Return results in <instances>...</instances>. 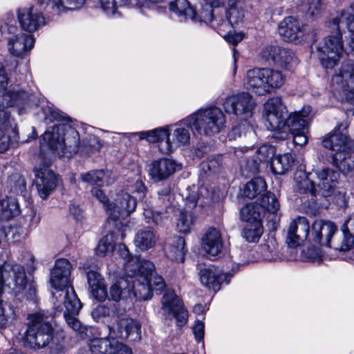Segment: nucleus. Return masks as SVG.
Returning a JSON list of instances; mask_svg holds the SVG:
<instances>
[{"mask_svg":"<svg viewBox=\"0 0 354 354\" xmlns=\"http://www.w3.org/2000/svg\"><path fill=\"white\" fill-rule=\"evenodd\" d=\"M16 319L12 307L0 299V328H5Z\"/></svg>","mask_w":354,"mask_h":354,"instance_id":"nucleus-49","label":"nucleus"},{"mask_svg":"<svg viewBox=\"0 0 354 354\" xmlns=\"http://www.w3.org/2000/svg\"><path fill=\"white\" fill-rule=\"evenodd\" d=\"M348 127L346 121L337 124L333 131L323 139L324 147L335 151L334 153L354 152V140L344 132Z\"/></svg>","mask_w":354,"mask_h":354,"instance_id":"nucleus-15","label":"nucleus"},{"mask_svg":"<svg viewBox=\"0 0 354 354\" xmlns=\"http://www.w3.org/2000/svg\"><path fill=\"white\" fill-rule=\"evenodd\" d=\"M322 10V4L320 0H311L308 6L307 12L311 17L318 16Z\"/></svg>","mask_w":354,"mask_h":354,"instance_id":"nucleus-56","label":"nucleus"},{"mask_svg":"<svg viewBox=\"0 0 354 354\" xmlns=\"http://www.w3.org/2000/svg\"><path fill=\"white\" fill-rule=\"evenodd\" d=\"M285 80L286 76L279 71L256 68L247 71L243 85L253 93L264 95L281 88Z\"/></svg>","mask_w":354,"mask_h":354,"instance_id":"nucleus-7","label":"nucleus"},{"mask_svg":"<svg viewBox=\"0 0 354 354\" xmlns=\"http://www.w3.org/2000/svg\"><path fill=\"white\" fill-rule=\"evenodd\" d=\"M261 56L285 70H291L297 62L293 51L279 46L266 47L261 51Z\"/></svg>","mask_w":354,"mask_h":354,"instance_id":"nucleus-21","label":"nucleus"},{"mask_svg":"<svg viewBox=\"0 0 354 354\" xmlns=\"http://www.w3.org/2000/svg\"><path fill=\"white\" fill-rule=\"evenodd\" d=\"M222 158L220 156L208 158L201 164V170L207 175L218 172L222 165Z\"/></svg>","mask_w":354,"mask_h":354,"instance_id":"nucleus-52","label":"nucleus"},{"mask_svg":"<svg viewBox=\"0 0 354 354\" xmlns=\"http://www.w3.org/2000/svg\"><path fill=\"white\" fill-rule=\"evenodd\" d=\"M353 152H344L333 153L331 156L330 163L344 176L354 174V155Z\"/></svg>","mask_w":354,"mask_h":354,"instance_id":"nucleus-34","label":"nucleus"},{"mask_svg":"<svg viewBox=\"0 0 354 354\" xmlns=\"http://www.w3.org/2000/svg\"><path fill=\"white\" fill-rule=\"evenodd\" d=\"M276 153L275 148L270 145H263L255 151V157L251 160H248L246 169L251 174H255L259 170L261 163L268 162L273 159Z\"/></svg>","mask_w":354,"mask_h":354,"instance_id":"nucleus-32","label":"nucleus"},{"mask_svg":"<svg viewBox=\"0 0 354 354\" xmlns=\"http://www.w3.org/2000/svg\"><path fill=\"white\" fill-rule=\"evenodd\" d=\"M307 28L293 17L285 18L279 25V32L283 39L289 42L300 43L304 40Z\"/></svg>","mask_w":354,"mask_h":354,"instance_id":"nucleus-22","label":"nucleus"},{"mask_svg":"<svg viewBox=\"0 0 354 354\" xmlns=\"http://www.w3.org/2000/svg\"><path fill=\"white\" fill-rule=\"evenodd\" d=\"M225 115L217 107L201 109L187 117L192 131L198 135L212 136L219 133L225 127Z\"/></svg>","mask_w":354,"mask_h":354,"instance_id":"nucleus-10","label":"nucleus"},{"mask_svg":"<svg viewBox=\"0 0 354 354\" xmlns=\"http://www.w3.org/2000/svg\"><path fill=\"white\" fill-rule=\"evenodd\" d=\"M115 337L94 338L88 346L93 354H115Z\"/></svg>","mask_w":354,"mask_h":354,"instance_id":"nucleus-38","label":"nucleus"},{"mask_svg":"<svg viewBox=\"0 0 354 354\" xmlns=\"http://www.w3.org/2000/svg\"><path fill=\"white\" fill-rule=\"evenodd\" d=\"M71 270L70 262L65 259H60L55 261L51 271L50 281L56 290L53 292V297L55 299V315H59L63 313L68 326L84 338L86 336L88 328L77 318L82 308V304L73 287L70 285Z\"/></svg>","mask_w":354,"mask_h":354,"instance_id":"nucleus-1","label":"nucleus"},{"mask_svg":"<svg viewBox=\"0 0 354 354\" xmlns=\"http://www.w3.org/2000/svg\"><path fill=\"white\" fill-rule=\"evenodd\" d=\"M173 198V196L171 194L169 187H164L158 192V199L161 201L164 207H167L171 200Z\"/></svg>","mask_w":354,"mask_h":354,"instance_id":"nucleus-57","label":"nucleus"},{"mask_svg":"<svg viewBox=\"0 0 354 354\" xmlns=\"http://www.w3.org/2000/svg\"><path fill=\"white\" fill-rule=\"evenodd\" d=\"M169 9L178 16L185 19H190L194 20L196 19V11L190 6L187 0H176L172 1L169 4Z\"/></svg>","mask_w":354,"mask_h":354,"instance_id":"nucleus-44","label":"nucleus"},{"mask_svg":"<svg viewBox=\"0 0 354 354\" xmlns=\"http://www.w3.org/2000/svg\"><path fill=\"white\" fill-rule=\"evenodd\" d=\"M128 138L138 135L140 139H146L149 142H159L165 141L161 147V151L166 154L171 153V144L169 142V126L156 128L150 131H140L136 133H126Z\"/></svg>","mask_w":354,"mask_h":354,"instance_id":"nucleus-28","label":"nucleus"},{"mask_svg":"<svg viewBox=\"0 0 354 354\" xmlns=\"http://www.w3.org/2000/svg\"><path fill=\"white\" fill-rule=\"evenodd\" d=\"M163 315L169 319H175L178 326H183L187 320V313L180 298L173 290H167L162 299Z\"/></svg>","mask_w":354,"mask_h":354,"instance_id":"nucleus-19","label":"nucleus"},{"mask_svg":"<svg viewBox=\"0 0 354 354\" xmlns=\"http://www.w3.org/2000/svg\"><path fill=\"white\" fill-rule=\"evenodd\" d=\"M35 185L38 194L43 199L46 198L55 188L57 178L55 174L46 166L35 168Z\"/></svg>","mask_w":354,"mask_h":354,"instance_id":"nucleus-24","label":"nucleus"},{"mask_svg":"<svg viewBox=\"0 0 354 354\" xmlns=\"http://www.w3.org/2000/svg\"><path fill=\"white\" fill-rule=\"evenodd\" d=\"M181 169V165L169 158H162L153 161L149 168V174L155 181L163 180L177 170Z\"/></svg>","mask_w":354,"mask_h":354,"instance_id":"nucleus-27","label":"nucleus"},{"mask_svg":"<svg viewBox=\"0 0 354 354\" xmlns=\"http://www.w3.org/2000/svg\"><path fill=\"white\" fill-rule=\"evenodd\" d=\"M191 124L187 122V118L180 122L169 126V142L172 145L171 151L176 147H186L189 145Z\"/></svg>","mask_w":354,"mask_h":354,"instance_id":"nucleus-30","label":"nucleus"},{"mask_svg":"<svg viewBox=\"0 0 354 354\" xmlns=\"http://www.w3.org/2000/svg\"><path fill=\"white\" fill-rule=\"evenodd\" d=\"M157 241V236L149 227L139 230L134 237L135 245L145 251L153 247Z\"/></svg>","mask_w":354,"mask_h":354,"instance_id":"nucleus-39","label":"nucleus"},{"mask_svg":"<svg viewBox=\"0 0 354 354\" xmlns=\"http://www.w3.org/2000/svg\"><path fill=\"white\" fill-rule=\"evenodd\" d=\"M137 203L134 197L127 192H120L114 200L106 205L109 218L114 221L127 218L135 209Z\"/></svg>","mask_w":354,"mask_h":354,"instance_id":"nucleus-17","label":"nucleus"},{"mask_svg":"<svg viewBox=\"0 0 354 354\" xmlns=\"http://www.w3.org/2000/svg\"><path fill=\"white\" fill-rule=\"evenodd\" d=\"M8 77L6 69L0 62V106H21L29 99L27 93L7 91ZM17 130L10 114L0 108V152L7 151L10 144L17 138Z\"/></svg>","mask_w":354,"mask_h":354,"instance_id":"nucleus-4","label":"nucleus"},{"mask_svg":"<svg viewBox=\"0 0 354 354\" xmlns=\"http://www.w3.org/2000/svg\"><path fill=\"white\" fill-rule=\"evenodd\" d=\"M85 0H35V5L17 10V17L21 28L30 34L46 24L42 12L59 15L68 10L81 8Z\"/></svg>","mask_w":354,"mask_h":354,"instance_id":"nucleus-3","label":"nucleus"},{"mask_svg":"<svg viewBox=\"0 0 354 354\" xmlns=\"http://www.w3.org/2000/svg\"><path fill=\"white\" fill-rule=\"evenodd\" d=\"M341 17L344 24L348 27L351 32V41L349 46L354 53V7L350 6L341 12Z\"/></svg>","mask_w":354,"mask_h":354,"instance_id":"nucleus-50","label":"nucleus"},{"mask_svg":"<svg viewBox=\"0 0 354 354\" xmlns=\"http://www.w3.org/2000/svg\"><path fill=\"white\" fill-rule=\"evenodd\" d=\"M310 173L307 174L301 169L297 170L295 174V187L300 194H310L315 196L318 194L317 188L310 179Z\"/></svg>","mask_w":354,"mask_h":354,"instance_id":"nucleus-35","label":"nucleus"},{"mask_svg":"<svg viewBox=\"0 0 354 354\" xmlns=\"http://www.w3.org/2000/svg\"><path fill=\"white\" fill-rule=\"evenodd\" d=\"M111 171H104L103 170H93L80 175V179L91 185L103 186L109 185L114 181V178L111 177Z\"/></svg>","mask_w":354,"mask_h":354,"instance_id":"nucleus-37","label":"nucleus"},{"mask_svg":"<svg viewBox=\"0 0 354 354\" xmlns=\"http://www.w3.org/2000/svg\"><path fill=\"white\" fill-rule=\"evenodd\" d=\"M102 147L101 140L93 135L80 144L78 132L68 125L60 124L51 131H46L40 139V151L45 155L46 150L59 157H71L81 148L86 152L98 151Z\"/></svg>","mask_w":354,"mask_h":354,"instance_id":"nucleus-2","label":"nucleus"},{"mask_svg":"<svg viewBox=\"0 0 354 354\" xmlns=\"http://www.w3.org/2000/svg\"><path fill=\"white\" fill-rule=\"evenodd\" d=\"M115 247V239L113 233H109L104 236L100 241L96 248V254L105 256L113 252Z\"/></svg>","mask_w":354,"mask_h":354,"instance_id":"nucleus-51","label":"nucleus"},{"mask_svg":"<svg viewBox=\"0 0 354 354\" xmlns=\"http://www.w3.org/2000/svg\"><path fill=\"white\" fill-rule=\"evenodd\" d=\"M115 337L122 339H129L133 342L140 341L141 339L140 322L129 317L120 318L118 321Z\"/></svg>","mask_w":354,"mask_h":354,"instance_id":"nucleus-29","label":"nucleus"},{"mask_svg":"<svg viewBox=\"0 0 354 354\" xmlns=\"http://www.w3.org/2000/svg\"><path fill=\"white\" fill-rule=\"evenodd\" d=\"M86 277L91 295L96 300L104 301L106 298L117 302L122 300L127 304L122 312L131 308L133 305L131 297H134V291L132 288L133 283L129 279L120 278L113 283L109 288L108 295L105 281L98 272L90 270Z\"/></svg>","mask_w":354,"mask_h":354,"instance_id":"nucleus-5","label":"nucleus"},{"mask_svg":"<svg viewBox=\"0 0 354 354\" xmlns=\"http://www.w3.org/2000/svg\"><path fill=\"white\" fill-rule=\"evenodd\" d=\"M294 113L288 114L287 108L280 97L267 100L263 106V116L267 128L275 131L273 138L285 140L288 137L290 118Z\"/></svg>","mask_w":354,"mask_h":354,"instance_id":"nucleus-9","label":"nucleus"},{"mask_svg":"<svg viewBox=\"0 0 354 354\" xmlns=\"http://www.w3.org/2000/svg\"><path fill=\"white\" fill-rule=\"evenodd\" d=\"M246 127L248 128V123H245L242 126L234 127L230 134V138L236 139L237 137H241L243 133L245 134Z\"/></svg>","mask_w":354,"mask_h":354,"instance_id":"nucleus-64","label":"nucleus"},{"mask_svg":"<svg viewBox=\"0 0 354 354\" xmlns=\"http://www.w3.org/2000/svg\"><path fill=\"white\" fill-rule=\"evenodd\" d=\"M3 292L12 294L15 297L32 300L36 297L37 289L32 284L27 283V278L23 266L19 264L3 263L0 266V295Z\"/></svg>","mask_w":354,"mask_h":354,"instance_id":"nucleus-6","label":"nucleus"},{"mask_svg":"<svg viewBox=\"0 0 354 354\" xmlns=\"http://www.w3.org/2000/svg\"><path fill=\"white\" fill-rule=\"evenodd\" d=\"M344 234L343 241L339 250L342 251H347L350 250L354 245V234L342 232Z\"/></svg>","mask_w":354,"mask_h":354,"instance_id":"nucleus-58","label":"nucleus"},{"mask_svg":"<svg viewBox=\"0 0 354 354\" xmlns=\"http://www.w3.org/2000/svg\"><path fill=\"white\" fill-rule=\"evenodd\" d=\"M230 8L227 11L226 17L234 26L242 21L244 17L240 0H230Z\"/></svg>","mask_w":354,"mask_h":354,"instance_id":"nucleus-48","label":"nucleus"},{"mask_svg":"<svg viewBox=\"0 0 354 354\" xmlns=\"http://www.w3.org/2000/svg\"><path fill=\"white\" fill-rule=\"evenodd\" d=\"M223 106L226 113L234 114L246 121L252 117L256 103L249 93L242 92L227 97Z\"/></svg>","mask_w":354,"mask_h":354,"instance_id":"nucleus-13","label":"nucleus"},{"mask_svg":"<svg viewBox=\"0 0 354 354\" xmlns=\"http://www.w3.org/2000/svg\"><path fill=\"white\" fill-rule=\"evenodd\" d=\"M310 225L306 217L297 216L292 220L288 229L286 243L290 248H296L306 239Z\"/></svg>","mask_w":354,"mask_h":354,"instance_id":"nucleus-23","label":"nucleus"},{"mask_svg":"<svg viewBox=\"0 0 354 354\" xmlns=\"http://www.w3.org/2000/svg\"><path fill=\"white\" fill-rule=\"evenodd\" d=\"M337 230L333 222L317 220L312 225V241L322 246L331 247L330 239Z\"/></svg>","mask_w":354,"mask_h":354,"instance_id":"nucleus-26","label":"nucleus"},{"mask_svg":"<svg viewBox=\"0 0 354 354\" xmlns=\"http://www.w3.org/2000/svg\"><path fill=\"white\" fill-rule=\"evenodd\" d=\"M265 181L261 178H254L244 187L243 195L248 198H253L266 190Z\"/></svg>","mask_w":354,"mask_h":354,"instance_id":"nucleus-45","label":"nucleus"},{"mask_svg":"<svg viewBox=\"0 0 354 354\" xmlns=\"http://www.w3.org/2000/svg\"><path fill=\"white\" fill-rule=\"evenodd\" d=\"M310 112V106H304L301 111L295 112L290 118L288 133H291L295 144L297 145L304 146L308 142V117Z\"/></svg>","mask_w":354,"mask_h":354,"instance_id":"nucleus-20","label":"nucleus"},{"mask_svg":"<svg viewBox=\"0 0 354 354\" xmlns=\"http://www.w3.org/2000/svg\"><path fill=\"white\" fill-rule=\"evenodd\" d=\"M199 277L201 283L204 286L216 292L220 289L221 284L229 283L230 276L215 266H209L200 270Z\"/></svg>","mask_w":354,"mask_h":354,"instance_id":"nucleus-25","label":"nucleus"},{"mask_svg":"<svg viewBox=\"0 0 354 354\" xmlns=\"http://www.w3.org/2000/svg\"><path fill=\"white\" fill-rule=\"evenodd\" d=\"M120 255L125 261L124 271L127 275L125 279L130 281H136L141 274L150 273L155 269L154 264L149 261L140 259L139 257H131L129 251L124 245H120Z\"/></svg>","mask_w":354,"mask_h":354,"instance_id":"nucleus-16","label":"nucleus"},{"mask_svg":"<svg viewBox=\"0 0 354 354\" xmlns=\"http://www.w3.org/2000/svg\"><path fill=\"white\" fill-rule=\"evenodd\" d=\"M17 201L12 198H0V221H8L19 214Z\"/></svg>","mask_w":354,"mask_h":354,"instance_id":"nucleus-41","label":"nucleus"},{"mask_svg":"<svg viewBox=\"0 0 354 354\" xmlns=\"http://www.w3.org/2000/svg\"><path fill=\"white\" fill-rule=\"evenodd\" d=\"M294 162L292 154L286 153L274 157L271 162V168L274 174L282 175L292 167Z\"/></svg>","mask_w":354,"mask_h":354,"instance_id":"nucleus-42","label":"nucleus"},{"mask_svg":"<svg viewBox=\"0 0 354 354\" xmlns=\"http://www.w3.org/2000/svg\"><path fill=\"white\" fill-rule=\"evenodd\" d=\"M337 31L328 35L317 46V57L324 68H333L337 65L344 53L340 24H344L341 14L330 22Z\"/></svg>","mask_w":354,"mask_h":354,"instance_id":"nucleus-8","label":"nucleus"},{"mask_svg":"<svg viewBox=\"0 0 354 354\" xmlns=\"http://www.w3.org/2000/svg\"><path fill=\"white\" fill-rule=\"evenodd\" d=\"M91 194L93 196L95 197L97 199H98L104 206V207H106V205L109 203L108 201V198L106 196V194L104 193V192L97 188L94 187L91 189Z\"/></svg>","mask_w":354,"mask_h":354,"instance_id":"nucleus-61","label":"nucleus"},{"mask_svg":"<svg viewBox=\"0 0 354 354\" xmlns=\"http://www.w3.org/2000/svg\"><path fill=\"white\" fill-rule=\"evenodd\" d=\"M26 330V342L32 348L46 347L53 339V328L48 321V316L39 310L28 316Z\"/></svg>","mask_w":354,"mask_h":354,"instance_id":"nucleus-11","label":"nucleus"},{"mask_svg":"<svg viewBox=\"0 0 354 354\" xmlns=\"http://www.w3.org/2000/svg\"><path fill=\"white\" fill-rule=\"evenodd\" d=\"M234 26V25L232 23H230V20L227 19V21H222V22L218 25V33L223 36L225 32L227 34L231 32Z\"/></svg>","mask_w":354,"mask_h":354,"instance_id":"nucleus-62","label":"nucleus"},{"mask_svg":"<svg viewBox=\"0 0 354 354\" xmlns=\"http://www.w3.org/2000/svg\"><path fill=\"white\" fill-rule=\"evenodd\" d=\"M194 334L198 342H201L204 338L205 324L201 321H197L193 328Z\"/></svg>","mask_w":354,"mask_h":354,"instance_id":"nucleus-60","label":"nucleus"},{"mask_svg":"<svg viewBox=\"0 0 354 354\" xmlns=\"http://www.w3.org/2000/svg\"><path fill=\"white\" fill-rule=\"evenodd\" d=\"M199 196L206 198L210 197L209 191L203 187L198 189V193L194 190L192 194H185L187 209L180 212L176 224L177 228L180 232H189L194 225L195 218L191 209L196 206Z\"/></svg>","mask_w":354,"mask_h":354,"instance_id":"nucleus-18","label":"nucleus"},{"mask_svg":"<svg viewBox=\"0 0 354 354\" xmlns=\"http://www.w3.org/2000/svg\"><path fill=\"white\" fill-rule=\"evenodd\" d=\"M244 37L243 32H235L232 30L229 33L223 35V38L230 44L236 45L240 42Z\"/></svg>","mask_w":354,"mask_h":354,"instance_id":"nucleus-59","label":"nucleus"},{"mask_svg":"<svg viewBox=\"0 0 354 354\" xmlns=\"http://www.w3.org/2000/svg\"><path fill=\"white\" fill-rule=\"evenodd\" d=\"M262 222L249 223L242 231L243 237L250 243L259 241L263 234Z\"/></svg>","mask_w":354,"mask_h":354,"instance_id":"nucleus-47","label":"nucleus"},{"mask_svg":"<svg viewBox=\"0 0 354 354\" xmlns=\"http://www.w3.org/2000/svg\"><path fill=\"white\" fill-rule=\"evenodd\" d=\"M202 247L209 258L216 257L223 248L220 232L216 228H210L203 238Z\"/></svg>","mask_w":354,"mask_h":354,"instance_id":"nucleus-33","label":"nucleus"},{"mask_svg":"<svg viewBox=\"0 0 354 354\" xmlns=\"http://www.w3.org/2000/svg\"><path fill=\"white\" fill-rule=\"evenodd\" d=\"M264 215L263 207L257 202L248 203L240 210L241 219L248 223L262 222Z\"/></svg>","mask_w":354,"mask_h":354,"instance_id":"nucleus-36","label":"nucleus"},{"mask_svg":"<svg viewBox=\"0 0 354 354\" xmlns=\"http://www.w3.org/2000/svg\"><path fill=\"white\" fill-rule=\"evenodd\" d=\"M318 179L317 191L318 194L324 197H328L334 192L339 174L328 168H323L316 171Z\"/></svg>","mask_w":354,"mask_h":354,"instance_id":"nucleus-31","label":"nucleus"},{"mask_svg":"<svg viewBox=\"0 0 354 354\" xmlns=\"http://www.w3.org/2000/svg\"><path fill=\"white\" fill-rule=\"evenodd\" d=\"M124 312L118 310L116 304L110 307L105 305H99L92 310L91 315L96 322H104L106 319L113 316L115 313L122 314Z\"/></svg>","mask_w":354,"mask_h":354,"instance_id":"nucleus-46","label":"nucleus"},{"mask_svg":"<svg viewBox=\"0 0 354 354\" xmlns=\"http://www.w3.org/2000/svg\"><path fill=\"white\" fill-rule=\"evenodd\" d=\"M264 209V211L275 213L279 209L280 205L275 195L272 193L263 194L261 198V203H259Z\"/></svg>","mask_w":354,"mask_h":354,"instance_id":"nucleus-53","label":"nucleus"},{"mask_svg":"<svg viewBox=\"0 0 354 354\" xmlns=\"http://www.w3.org/2000/svg\"><path fill=\"white\" fill-rule=\"evenodd\" d=\"M129 0H98L104 13L113 18L121 16L120 9L128 3Z\"/></svg>","mask_w":354,"mask_h":354,"instance_id":"nucleus-43","label":"nucleus"},{"mask_svg":"<svg viewBox=\"0 0 354 354\" xmlns=\"http://www.w3.org/2000/svg\"><path fill=\"white\" fill-rule=\"evenodd\" d=\"M260 253L262 257L267 261H272L277 259V254L274 247H271L268 243L261 245Z\"/></svg>","mask_w":354,"mask_h":354,"instance_id":"nucleus-55","label":"nucleus"},{"mask_svg":"<svg viewBox=\"0 0 354 354\" xmlns=\"http://www.w3.org/2000/svg\"><path fill=\"white\" fill-rule=\"evenodd\" d=\"M341 230L354 234V214L351 215L343 223Z\"/></svg>","mask_w":354,"mask_h":354,"instance_id":"nucleus-63","label":"nucleus"},{"mask_svg":"<svg viewBox=\"0 0 354 354\" xmlns=\"http://www.w3.org/2000/svg\"><path fill=\"white\" fill-rule=\"evenodd\" d=\"M3 35L8 40L9 52L15 57H22L34 46L35 38L31 34L17 32L16 26L6 24L1 27Z\"/></svg>","mask_w":354,"mask_h":354,"instance_id":"nucleus-12","label":"nucleus"},{"mask_svg":"<svg viewBox=\"0 0 354 354\" xmlns=\"http://www.w3.org/2000/svg\"><path fill=\"white\" fill-rule=\"evenodd\" d=\"M140 279L132 281L134 297L139 300H147L151 297L152 292L160 294L165 288V282L162 277L158 275L154 270L150 273L139 275Z\"/></svg>","mask_w":354,"mask_h":354,"instance_id":"nucleus-14","label":"nucleus"},{"mask_svg":"<svg viewBox=\"0 0 354 354\" xmlns=\"http://www.w3.org/2000/svg\"><path fill=\"white\" fill-rule=\"evenodd\" d=\"M185 241L183 237H173L165 248L167 257L172 261L182 262L185 254Z\"/></svg>","mask_w":354,"mask_h":354,"instance_id":"nucleus-40","label":"nucleus"},{"mask_svg":"<svg viewBox=\"0 0 354 354\" xmlns=\"http://www.w3.org/2000/svg\"><path fill=\"white\" fill-rule=\"evenodd\" d=\"M8 183L11 189L17 193L23 194L26 189L25 179L19 174H15L10 176Z\"/></svg>","mask_w":354,"mask_h":354,"instance_id":"nucleus-54","label":"nucleus"}]
</instances>
